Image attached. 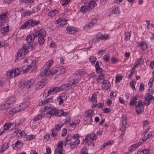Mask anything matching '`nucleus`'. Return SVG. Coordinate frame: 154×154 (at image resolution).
I'll return each instance as SVG.
<instances>
[{
    "instance_id": "1",
    "label": "nucleus",
    "mask_w": 154,
    "mask_h": 154,
    "mask_svg": "<svg viewBox=\"0 0 154 154\" xmlns=\"http://www.w3.org/2000/svg\"><path fill=\"white\" fill-rule=\"evenodd\" d=\"M38 63V61L33 60L32 61L31 65L28 66H24L22 67L21 69L18 68L10 69L6 72V76L9 78H14L17 76L20 73L21 71L24 72H26L29 71L32 66L34 67Z\"/></svg>"
},
{
    "instance_id": "2",
    "label": "nucleus",
    "mask_w": 154,
    "mask_h": 154,
    "mask_svg": "<svg viewBox=\"0 0 154 154\" xmlns=\"http://www.w3.org/2000/svg\"><path fill=\"white\" fill-rule=\"evenodd\" d=\"M129 105L130 106L135 105V109L137 113L140 114L144 110L143 106L145 103L142 101H137V98L134 97L131 98L129 101Z\"/></svg>"
},
{
    "instance_id": "3",
    "label": "nucleus",
    "mask_w": 154,
    "mask_h": 154,
    "mask_svg": "<svg viewBox=\"0 0 154 154\" xmlns=\"http://www.w3.org/2000/svg\"><path fill=\"white\" fill-rule=\"evenodd\" d=\"M32 50V47L29 44L23 45L22 48L18 51L16 56V58L15 61L17 62L21 60L24 57L26 54L31 51Z\"/></svg>"
},
{
    "instance_id": "4",
    "label": "nucleus",
    "mask_w": 154,
    "mask_h": 154,
    "mask_svg": "<svg viewBox=\"0 0 154 154\" xmlns=\"http://www.w3.org/2000/svg\"><path fill=\"white\" fill-rule=\"evenodd\" d=\"M15 96H12L9 97L5 101H3L0 105V109H6L13 106L16 101Z\"/></svg>"
},
{
    "instance_id": "5",
    "label": "nucleus",
    "mask_w": 154,
    "mask_h": 154,
    "mask_svg": "<svg viewBox=\"0 0 154 154\" xmlns=\"http://www.w3.org/2000/svg\"><path fill=\"white\" fill-rule=\"evenodd\" d=\"M53 63V61L52 60H49L46 63L41 70L40 74L41 76L47 77L51 75V73L52 72L49 71L48 69L52 65Z\"/></svg>"
},
{
    "instance_id": "6",
    "label": "nucleus",
    "mask_w": 154,
    "mask_h": 154,
    "mask_svg": "<svg viewBox=\"0 0 154 154\" xmlns=\"http://www.w3.org/2000/svg\"><path fill=\"white\" fill-rule=\"evenodd\" d=\"M53 63V61L52 60H49L46 63L41 70L40 74L41 76L47 77L51 75V73L52 72L49 71L48 69L52 65Z\"/></svg>"
},
{
    "instance_id": "7",
    "label": "nucleus",
    "mask_w": 154,
    "mask_h": 154,
    "mask_svg": "<svg viewBox=\"0 0 154 154\" xmlns=\"http://www.w3.org/2000/svg\"><path fill=\"white\" fill-rule=\"evenodd\" d=\"M35 34L36 36L38 37V41L39 44L42 45L45 42V38L46 36V32L43 29L35 31Z\"/></svg>"
},
{
    "instance_id": "8",
    "label": "nucleus",
    "mask_w": 154,
    "mask_h": 154,
    "mask_svg": "<svg viewBox=\"0 0 154 154\" xmlns=\"http://www.w3.org/2000/svg\"><path fill=\"white\" fill-rule=\"evenodd\" d=\"M94 110L90 109L85 112L83 120L86 122V124H91L93 121L92 117L94 114Z\"/></svg>"
},
{
    "instance_id": "9",
    "label": "nucleus",
    "mask_w": 154,
    "mask_h": 154,
    "mask_svg": "<svg viewBox=\"0 0 154 154\" xmlns=\"http://www.w3.org/2000/svg\"><path fill=\"white\" fill-rule=\"evenodd\" d=\"M47 80L45 78L42 79L40 81L38 82L35 84V88L36 89H39L42 88L47 83Z\"/></svg>"
},
{
    "instance_id": "10",
    "label": "nucleus",
    "mask_w": 154,
    "mask_h": 154,
    "mask_svg": "<svg viewBox=\"0 0 154 154\" xmlns=\"http://www.w3.org/2000/svg\"><path fill=\"white\" fill-rule=\"evenodd\" d=\"M35 82V80L33 79L28 80L27 81L24 82L23 88L25 89L26 90H27L29 88L33 86Z\"/></svg>"
},
{
    "instance_id": "11",
    "label": "nucleus",
    "mask_w": 154,
    "mask_h": 154,
    "mask_svg": "<svg viewBox=\"0 0 154 154\" xmlns=\"http://www.w3.org/2000/svg\"><path fill=\"white\" fill-rule=\"evenodd\" d=\"M137 46L140 47L141 49L144 51L148 48V45L145 40H141L138 42Z\"/></svg>"
},
{
    "instance_id": "12",
    "label": "nucleus",
    "mask_w": 154,
    "mask_h": 154,
    "mask_svg": "<svg viewBox=\"0 0 154 154\" xmlns=\"http://www.w3.org/2000/svg\"><path fill=\"white\" fill-rule=\"evenodd\" d=\"M97 20L95 18L93 19L90 22L87 23L84 26V29L85 30H87L90 29L94 24L97 22Z\"/></svg>"
},
{
    "instance_id": "13",
    "label": "nucleus",
    "mask_w": 154,
    "mask_h": 154,
    "mask_svg": "<svg viewBox=\"0 0 154 154\" xmlns=\"http://www.w3.org/2000/svg\"><path fill=\"white\" fill-rule=\"evenodd\" d=\"M97 38L100 40H106L109 37V35L107 33L103 34L101 32H99L97 35Z\"/></svg>"
},
{
    "instance_id": "14",
    "label": "nucleus",
    "mask_w": 154,
    "mask_h": 154,
    "mask_svg": "<svg viewBox=\"0 0 154 154\" xmlns=\"http://www.w3.org/2000/svg\"><path fill=\"white\" fill-rule=\"evenodd\" d=\"M32 27L30 19L25 22L20 27V29H28Z\"/></svg>"
},
{
    "instance_id": "15",
    "label": "nucleus",
    "mask_w": 154,
    "mask_h": 154,
    "mask_svg": "<svg viewBox=\"0 0 154 154\" xmlns=\"http://www.w3.org/2000/svg\"><path fill=\"white\" fill-rule=\"evenodd\" d=\"M67 98L66 95L64 93L60 94L57 97V100L59 102L60 104L62 103L63 101L65 100Z\"/></svg>"
},
{
    "instance_id": "16",
    "label": "nucleus",
    "mask_w": 154,
    "mask_h": 154,
    "mask_svg": "<svg viewBox=\"0 0 154 154\" xmlns=\"http://www.w3.org/2000/svg\"><path fill=\"white\" fill-rule=\"evenodd\" d=\"M66 71V69L65 68L63 67H59L57 70H54L53 71V72L51 73V75H54L57 72H58L60 74H63Z\"/></svg>"
},
{
    "instance_id": "17",
    "label": "nucleus",
    "mask_w": 154,
    "mask_h": 154,
    "mask_svg": "<svg viewBox=\"0 0 154 154\" xmlns=\"http://www.w3.org/2000/svg\"><path fill=\"white\" fill-rule=\"evenodd\" d=\"M110 87V84L108 81L104 80L102 84V88L104 90H107Z\"/></svg>"
},
{
    "instance_id": "18",
    "label": "nucleus",
    "mask_w": 154,
    "mask_h": 154,
    "mask_svg": "<svg viewBox=\"0 0 154 154\" xmlns=\"http://www.w3.org/2000/svg\"><path fill=\"white\" fill-rule=\"evenodd\" d=\"M60 87H54L51 88L49 89V92L51 94H55L60 91Z\"/></svg>"
},
{
    "instance_id": "19",
    "label": "nucleus",
    "mask_w": 154,
    "mask_h": 154,
    "mask_svg": "<svg viewBox=\"0 0 154 154\" xmlns=\"http://www.w3.org/2000/svg\"><path fill=\"white\" fill-rule=\"evenodd\" d=\"M66 30L69 34H74L78 30V29L76 28L69 26L67 27Z\"/></svg>"
},
{
    "instance_id": "20",
    "label": "nucleus",
    "mask_w": 154,
    "mask_h": 154,
    "mask_svg": "<svg viewBox=\"0 0 154 154\" xmlns=\"http://www.w3.org/2000/svg\"><path fill=\"white\" fill-rule=\"evenodd\" d=\"M141 144V142H138L130 146L128 148V150L130 152H132L137 149Z\"/></svg>"
},
{
    "instance_id": "21",
    "label": "nucleus",
    "mask_w": 154,
    "mask_h": 154,
    "mask_svg": "<svg viewBox=\"0 0 154 154\" xmlns=\"http://www.w3.org/2000/svg\"><path fill=\"white\" fill-rule=\"evenodd\" d=\"M60 89L64 91L68 90L71 88H73L69 82L65 84L62 85L60 87Z\"/></svg>"
},
{
    "instance_id": "22",
    "label": "nucleus",
    "mask_w": 154,
    "mask_h": 154,
    "mask_svg": "<svg viewBox=\"0 0 154 154\" xmlns=\"http://www.w3.org/2000/svg\"><path fill=\"white\" fill-rule=\"evenodd\" d=\"M66 22V21L65 19L62 17H60L58 20H57L55 23H60V26H63L64 25Z\"/></svg>"
},
{
    "instance_id": "23",
    "label": "nucleus",
    "mask_w": 154,
    "mask_h": 154,
    "mask_svg": "<svg viewBox=\"0 0 154 154\" xmlns=\"http://www.w3.org/2000/svg\"><path fill=\"white\" fill-rule=\"evenodd\" d=\"M29 103L27 101H26L22 103L20 105L18 106V108L20 109V111L23 110L26 108H27L29 106Z\"/></svg>"
},
{
    "instance_id": "24",
    "label": "nucleus",
    "mask_w": 154,
    "mask_h": 154,
    "mask_svg": "<svg viewBox=\"0 0 154 154\" xmlns=\"http://www.w3.org/2000/svg\"><path fill=\"white\" fill-rule=\"evenodd\" d=\"M51 134L52 140H55L57 139V136L58 134V132L57 131L52 129L51 130Z\"/></svg>"
},
{
    "instance_id": "25",
    "label": "nucleus",
    "mask_w": 154,
    "mask_h": 154,
    "mask_svg": "<svg viewBox=\"0 0 154 154\" xmlns=\"http://www.w3.org/2000/svg\"><path fill=\"white\" fill-rule=\"evenodd\" d=\"M52 107H53V106L52 104H48L45 106L41 107L39 110V111L41 112H42V113H44L47 109H51Z\"/></svg>"
},
{
    "instance_id": "26",
    "label": "nucleus",
    "mask_w": 154,
    "mask_h": 154,
    "mask_svg": "<svg viewBox=\"0 0 154 154\" xmlns=\"http://www.w3.org/2000/svg\"><path fill=\"white\" fill-rule=\"evenodd\" d=\"M23 143L22 141L17 140L15 143L14 147L16 150L21 148L23 145Z\"/></svg>"
},
{
    "instance_id": "27",
    "label": "nucleus",
    "mask_w": 154,
    "mask_h": 154,
    "mask_svg": "<svg viewBox=\"0 0 154 154\" xmlns=\"http://www.w3.org/2000/svg\"><path fill=\"white\" fill-rule=\"evenodd\" d=\"M20 110L18 106H15L11 109L9 111V113L10 115H13L17 112L20 111Z\"/></svg>"
},
{
    "instance_id": "28",
    "label": "nucleus",
    "mask_w": 154,
    "mask_h": 154,
    "mask_svg": "<svg viewBox=\"0 0 154 154\" xmlns=\"http://www.w3.org/2000/svg\"><path fill=\"white\" fill-rule=\"evenodd\" d=\"M79 79L74 78L71 80L69 83L73 88L76 86V84L79 82Z\"/></svg>"
},
{
    "instance_id": "29",
    "label": "nucleus",
    "mask_w": 154,
    "mask_h": 154,
    "mask_svg": "<svg viewBox=\"0 0 154 154\" xmlns=\"http://www.w3.org/2000/svg\"><path fill=\"white\" fill-rule=\"evenodd\" d=\"M90 9L88 5H82L80 7V11L83 13H85L86 12L90 11Z\"/></svg>"
},
{
    "instance_id": "30",
    "label": "nucleus",
    "mask_w": 154,
    "mask_h": 154,
    "mask_svg": "<svg viewBox=\"0 0 154 154\" xmlns=\"http://www.w3.org/2000/svg\"><path fill=\"white\" fill-rule=\"evenodd\" d=\"M9 146L8 143H4L0 149V152L1 153L5 151L8 148Z\"/></svg>"
},
{
    "instance_id": "31",
    "label": "nucleus",
    "mask_w": 154,
    "mask_h": 154,
    "mask_svg": "<svg viewBox=\"0 0 154 154\" xmlns=\"http://www.w3.org/2000/svg\"><path fill=\"white\" fill-rule=\"evenodd\" d=\"M150 150L148 149H139L137 152V154H149Z\"/></svg>"
},
{
    "instance_id": "32",
    "label": "nucleus",
    "mask_w": 154,
    "mask_h": 154,
    "mask_svg": "<svg viewBox=\"0 0 154 154\" xmlns=\"http://www.w3.org/2000/svg\"><path fill=\"white\" fill-rule=\"evenodd\" d=\"M97 5L96 2L94 0H91L89 3L88 6L90 10L94 8Z\"/></svg>"
},
{
    "instance_id": "33",
    "label": "nucleus",
    "mask_w": 154,
    "mask_h": 154,
    "mask_svg": "<svg viewBox=\"0 0 154 154\" xmlns=\"http://www.w3.org/2000/svg\"><path fill=\"white\" fill-rule=\"evenodd\" d=\"M36 137V135L29 134L26 135V141H29L34 139Z\"/></svg>"
},
{
    "instance_id": "34",
    "label": "nucleus",
    "mask_w": 154,
    "mask_h": 154,
    "mask_svg": "<svg viewBox=\"0 0 154 154\" xmlns=\"http://www.w3.org/2000/svg\"><path fill=\"white\" fill-rule=\"evenodd\" d=\"M34 39V35H33L30 34L26 37V41L28 43H29L33 42Z\"/></svg>"
},
{
    "instance_id": "35",
    "label": "nucleus",
    "mask_w": 154,
    "mask_h": 154,
    "mask_svg": "<svg viewBox=\"0 0 154 154\" xmlns=\"http://www.w3.org/2000/svg\"><path fill=\"white\" fill-rule=\"evenodd\" d=\"M85 72L81 69L78 70L75 73V74L77 76H82L85 75Z\"/></svg>"
},
{
    "instance_id": "36",
    "label": "nucleus",
    "mask_w": 154,
    "mask_h": 154,
    "mask_svg": "<svg viewBox=\"0 0 154 154\" xmlns=\"http://www.w3.org/2000/svg\"><path fill=\"white\" fill-rule=\"evenodd\" d=\"M63 124L62 123L60 122H58L57 124L55 125V127L53 129L57 131L61 129L62 126H63Z\"/></svg>"
},
{
    "instance_id": "37",
    "label": "nucleus",
    "mask_w": 154,
    "mask_h": 154,
    "mask_svg": "<svg viewBox=\"0 0 154 154\" xmlns=\"http://www.w3.org/2000/svg\"><path fill=\"white\" fill-rule=\"evenodd\" d=\"M120 9L118 7H116L113 9L111 11V14H119L120 13Z\"/></svg>"
},
{
    "instance_id": "38",
    "label": "nucleus",
    "mask_w": 154,
    "mask_h": 154,
    "mask_svg": "<svg viewBox=\"0 0 154 154\" xmlns=\"http://www.w3.org/2000/svg\"><path fill=\"white\" fill-rule=\"evenodd\" d=\"M123 76L122 74H119L117 75L115 80V82L116 83H118L119 82L122 80L123 78Z\"/></svg>"
},
{
    "instance_id": "39",
    "label": "nucleus",
    "mask_w": 154,
    "mask_h": 154,
    "mask_svg": "<svg viewBox=\"0 0 154 154\" xmlns=\"http://www.w3.org/2000/svg\"><path fill=\"white\" fill-rule=\"evenodd\" d=\"M72 137L71 135H68L66 138L65 142L64 143L65 146H66V145L69 144V142H70Z\"/></svg>"
},
{
    "instance_id": "40",
    "label": "nucleus",
    "mask_w": 154,
    "mask_h": 154,
    "mask_svg": "<svg viewBox=\"0 0 154 154\" xmlns=\"http://www.w3.org/2000/svg\"><path fill=\"white\" fill-rule=\"evenodd\" d=\"M58 12L57 9H55L48 13V16L53 17Z\"/></svg>"
},
{
    "instance_id": "41",
    "label": "nucleus",
    "mask_w": 154,
    "mask_h": 154,
    "mask_svg": "<svg viewBox=\"0 0 154 154\" xmlns=\"http://www.w3.org/2000/svg\"><path fill=\"white\" fill-rule=\"evenodd\" d=\"M45 113H41L40 114L37 115L33 119V121H37L42 118L44 117Z\"/></svg>"
},
{
    "instance_id": "42",
    "label": "nucleus",
    "mask_w": 154,
    "mask_h": 154,
    "mask_svg": "<svg viewBox=\"0 0 154 154\" xmlns=\"http://www.w3.org/2000/svg\"><path fill=\"white\" fill-rule=\"evenodd\" d=\"M149 122L147 120L144 121L143 123V128L144 129H145L146 130L148 131V130L150 128V127L148 125Z\"/></svg>"
},
{
    "instance_id": "43",
    "label": "nucleus",
    "mask_w": 154,
    "mask_h": 154,
    "mask_svg": "<svg viewBox=\"0 0 154 154\" xmlns=\"http://www.w3.org/2000/svg\"><path fill=\"white\" fill-rule=\"evenodd\" d=\"M9 26H8L2 28L1 29V32L2 33L5 34L9 30Z\"/></svg>"
},
{
    "instance_id": "44",
    "label": "nucleus",
    "mask_w": 154,
    "mask_h": 154,
    "mask_svg": "<svg viewBox=\"0 0 154 154\" xmlns=\"http://www.w3.org/2000/svg\"><path fill=\"white\" fill-rule=\"evenodd\" d=\"M126 118H122V124L123 125L122 127V131L125 130L126 129L125 125L126 124Z\"/></svg>"
},
{
    "instance_id": "45",
    "label": "nucleus",
    "mask_w": 154,
    "mask_h": 154,
    "mask_svg": "<svg viewBox=\"0 0 154 154\" xmlns=\"http://www.w3.org/2000/svg\"><path fill=\"white\" fill-rule=\"evenodd\" d=\"M152 97V95L149 94V93H148V91L146 92V95L145 96V100L147 101H149L150 100Z\"/></svg>"
},
{
    "instance_id": "46",
    "label": "nucleus",
    "mask_w": 154,
    "mask_h": 154,
    "mask_svg": "<svg viewBox=\"0 0 154 154\" xmlns=\"http://www.w3.org/2000/svg\"><path fill=\"white\" fill-rule=\"evenodd\" d=\"M8 15V13L5 12L0 15V20H5L6 19V17Z\"/></svg>"
},
{
    "instance_id": "47",
    "label": "nucleus",
    "mask_w": 154,
    "mask_h": 154,
    "mask_svg": "<svg viewBox=\"0 0 154 154\" xmlns=\"http://www.w3.org/2000/svg\"><path fill=\"white\" fill-rule=\"evenodd\" d=\"M34 0H19V2L21 3L31 4L34 2Z\"/></svg>"
},
{
    "instance_id": "48",
    "label": "nucleus",
    "mask_w": 154,
    "mask_h": 154,
    "mask_svg": "<svg viewBox=\"0 0 154 154\" xmlns=\"http://www.w3.org/2000/svg\"><path fill=\"white\" fill-rule=\"evenodd\" d=\"M89 61L92 64L94 63L96 61L97 58L95 57L94 56H91L89 58Z\"/></svg>"
},
{
    "instance_id": "49",
    "label": "nucleus",
    "mask_w": 154,
    "mask_h": 154,
    "mask_svg": "<svg viewBox=\"0 0 154 154\" xmlns=\"http://www.w3.org/2000/svg\"><path fill=\"white\" fill-rule=\"evenodd\" d=\"M136 82L135 81L132 80L130 83V86L131 89L134 91L135 90V85Z\"/></svg>"
},
{
    "instance_id": "50",
    "label": "nucleus",
    "mask_w": 154,
    "mask_h": 154,
    "mask_svg": "<svg viewBox=\"0 0 154 154\" xmlns=\"http://www.w3.org/2000/svg\"><path fill=\"white\" fill-rule=\"evenodd\" d=\"M97 99V96L96 94L94 93L91 97V101L92 102L96 103Z\"/></svg>"
},
{
    "instance_id": "51",
    "label": "nucleus",
    "mask_w": 154,
    "mask_h": 154,
    "mask_svg": "<svg viewBox=\"0 0 154 154\" xmlns=\"http://www.w3.org/2000/svg\"><path fill=\"white\" fill-rule=\"evenodd\" d=\"M25 118H23L21 119L20 121H19V122L17 124H15V125L16 127H18L20 125H22L23 124L24 122H25Z\"/></svg>"
},
{
    "instance_id": "52",
    "label": "nucleus",
    "mask_w": 154,
    "mask_h": 154,
    "mask_svg": "<svg viewBox=\"0 0 154 154\" xmlns=\"http://www.w3.org/2000/svg\"><path fill=\"white\" fill-rule=\"evenodd\" d=\"M152 74L153 75V77L151 78L149 81L148 83V85L149 87H151L153 85V82L154 81V71L153 72Z\"/></svg>"
},
{
    "instance_id": "53",
    "label": "nucleus",
    "mask_w": 154,
    "mask_h": 154,
    "mask_svg": "<svg viewBox=\"0 0 154 154\" xmlns=\"http://www.w3.org/2000/svg\"><path fill=\"white\" fill-rule=\"evenodd\" d=\"M71 0H60V3L63 6H65L68 4Z\"/></svg>"
},
{
    "instance_id": "54",
    "label": "nucleus",
    "mask_w": 154,
    "mask_h": 154,
    "mask_svg": "<svg viewBox=\"0 0 154 154\" xmlns=\"http://www.w3.org/2000/svg\"><path fill=\"white\" fill-rule=\"evenodd\" d=\"M80 122V120L79 119H75L72 121L71 123V125L76 126Z\"/></svg>"
},
{
    "instance_id": "55",
    "label": "nucleus",
    "mask_w": 154,
    "mask_h": 154,
    "mask_svg": "<svg viewBox=\"0 0 154 154\" xmlns=\"http://www.w3.org/2000/svg\"><path fill=\"white\" fill-rule=\"evenodd\" d=\"M13 125L12 123H7L5 124L4 126V130H7L9 129Z\"/></svg>"
},
{
    "instance_id": "56",
    "label": "nucleus",
    "mask_w": 154,
    "mask_h": 154,
    "mask_svg": "<svg viewBox=\"0 0 154 154\" xmlns=\"http://www.w3.org/2000/svg\"><path fill=\"white\" fill-rule=\"evenodd\" d=\"M30 20L31 21L32 27L34 26H35L38 25L39 23V21H36L34 20H33L32 19H30Z\"/></svg>"
},
{
    "instance_id": "57",
    "label": "nucleus",
    "mask_w": 154,
    "mask_h": 154,
    "mask_svg": "<svg viewBox=\"0 0 154 154\" xmlns=\"http://www.w3.org/2000/svg\"><path fill=\"white\" fill-rule=\"evenodd\" d=\"M35 14V11H26L23 12V14L25 15L29 16H30L32 14Z\"/></svg>"
},
{
    "instance_id": "58",
    "label": "nucleus",
    "mask_w": 154,
    "mask_h": 154,
    "mask_svg": "<svg viewBox=\"0 0 154 154\" xmlns=\"http://www.w3.org/2000/svg\"><path fill=\"white\" fill-rule=\"evenodd\" d=\"M63 149L56 148L55 149L54 154H63Z\"/></svg>"
},
{
    "instance_id": "59",
    "label": "nucleus",
    "mask_w": 154,
    "mask_h": 154,
    "mask_svg": "<svg viewBox=\"0 0 154 154\" xmlns=\"http://www.w3.org/2000/svg\"><path fill=\"white\" fill-rule=\"evenodd\" d=\"M81 154H88L87 149L85 147H83L81 150Z\"/></svg>"
},
{
    "instance_id": "60",
    "label": "nucleus",
    "mask_w": 154,
    "mask_h": 154,
    "mask_svg": "<svg viewBox=\"0 0 154 154\" xmlns=\"http://www.w3.org/2000/svg\"><path fill=\"white\" fill-rule=\"evenodd\" d=\"M51 108V109L50 111H49V112H50L52 116H56V113L57 112V109L56 108H53V107Z\"/></svg>"
},
{
    "instance_id": "61",
    "label": "nucleus",
    "mask_w": 154,
    "mask_h": 154,
    "mask_svg": "<svg viewBox=\"0 0 154 154\" xmlns=\"http://www.w3.org/2000/svg\"><path fill=\"white\" fill-rule=\"evenodd\" d=\"M114 143V140H110L105 142L107 146H111Z\"/></svg>"
},
{
    "instance_id": "62",
    "label": "nucleus",
    "mask_w": 154,
    "mask_h": 154,
    "mask_svg": "<svg viewBox=\"0 0 154 154\" xmlns=\"http://www.w3.org/2000/svg\"><path fill=\"white\" fill-rule=\"evenodd\" d=\"M91 134H88L85 137V141L86 142V143H88L89 140H91Z\"/></svg>"
},
{
    "instance_id": "63",
    "label": "nucleus",
    "mask_w": 154,
    "mask_h": 154,
    "mask_svg": "<svg viewBox=\"0 0 154 154\" xmlns=\"http://www.w3.org/2000/svg\"><path fill=\"white\" fill-rule=\"evenodd\" d=\"M25 135H26L25 132L24 131H23L19 132L18 134L17 135V137H23Z\"/></svg>"
},
{
    "instance_id": "64",
    "label": "nucleus",
    "mask_w": 154,
    "mask_h": 154,
    "mask_svg": "<svg viewBox=\"0 0 154 154\" xmlns=\"http://www.w3.org/2000/svg\"><path fill=\"white\" fill-rule=\"evenodd\" d=\"M147 138H149L151 137H154V131H150L147 135Z\"/></svg>"
}]
</instances>
